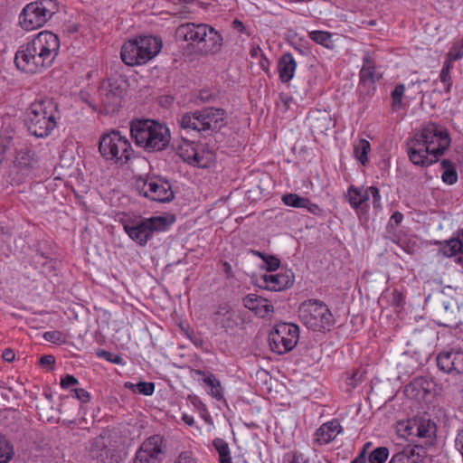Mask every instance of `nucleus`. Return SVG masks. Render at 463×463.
<instances>
[{
	"mask_svg": "<svg viewBox=\"0 0 463 463\" xmlns=\"http://www.w3.org/2000/svg\"><path fill=\"white\" fill-rule=\"evenodd\" d=\"M450 145L446 128L430 122L408 142V156L413 165L429 166L444 155Z\"/></svg>",
	"mask_w": 463,
	"mask_h": 463,
	"instance_id": "obj_1",
	"label": "nucleus"
},
{
	"mask_svg": "<svg viewBox=\"0 0 463 463\" xmlns=\"http://www.w3.org/2000/svg\"><path fill=\"white\" fill-rule=\"evenodd\" d=\"M60 49V41L56 34L44 31L39 33L16 52V67L27 73H36L50 67Z\"/></svg>",
	"mask_w": 463,
	"mask_h": 463,
	"instance_id": "obj_2",
	"label": "nucleus"
},
{
	"mask_svg": "<svg viewBox=\"0 0 463 463\" xmlns=\"http://www.w3.org/2000/svg\"><path fill=\"white\" fill-rule=\"evenodd\" d=\"M130 135L135 144L146 152H157L165 149L171 139L168 128L152 119L132 120Z\"/></svg>",
	"mask_w": 463,
	"mask_h": 463,
	"instance_id": "obj_3",
	"label": "nucleus"
},
{
	"mask_svg": "<svg viewBox=\"0 0 463 463\" xmlns=\"http://www.w3.org/2000/svg\"><path fill=\"white\" fill-rule=\"evenodd\" d=\"M226 124V111L214 107L186 113L180 119L183 129L195 131L204 137L219 132Z\"/></svg>",
	"mask_w": 463,
	"mask_h": 463,
	"instance_id": "obj_4",
	"label": "nucleus"
},
{
	"mask_svg": "<svg viewBox=\"0 0 463 463\" xmlns=\"http://www.w3.org/2000/svg\"><path fill=\"white\" fill-rule=\"evenodd\" d=\"M178 40L193 44L203 43L204 53H216L222 45V36L213 27L206 24L186 23L179 25L175 31Z\"/></svg>",
	"mask_w": 463,
	"mask_h": 463,
	"instance_id": "obj_5",
	"label": "nucleus"
},
{
	"mask_svg": "<svg viewBox=\"0 0 463 463\" xmlns=\"http://www.w3.org/2000/svg\"><path fill=\"white\" fill-rule=\"evenodd\" d=\"M57 106L52 99L33 102L27 113L29 132L37 137H46L56 128Z\"/></svg>",
	"mask_w": 463,
	"mask_h": 463,
	"instance_id": "obj_6",
	"label": "nucleus"
},
{
	"mask_svg": "<svg viewBox=\"0 0 463 463\" xmlns=\"http://www.w3.org/2000/svg\"><path fill=\"white\" fill-rule=\"evenodd\" d=\"M161 49L162 42L157 37L140 36L123 44L120 57L128 66L142 65L156 57Z\"/></svg>",
	"mask_w": 463,
	"mask_h": 463,
	"instance_id": "obj_7",
	"label": "nucleus"
},
{
	"mask_svg": "<svg viewBox=\"0 0 463 463\" xmlns=\"http://www.w3.org/2000/svg\"><path fill=\"white\" fill-rule=\"evenodd\" d=\"M122 225L125 232L133 241L145 247L156 232L166 231L169 223L166 217L152 216L124 220Z\"/></svg>",
	"mask_w": 463,
	"mask_h": 463,
	"instance_id": "obj_8",
	"label": "nucleus"
},
{
	"mask_svg": "<svg viewBox=\"0 0 463 463\" xmlns=\"http://www.w3.org/2000/svg\"><path fill=\"white\" fill-rule=\"evenodd\" d=\"M99 151L106 161L118 165L127 164L134 153L129 140L117 130L101 136Z\"/></svg>",
	"mask_w": 463,
	"mask_h": 463,
	"instance_id": "obj_9",
	"label": "nucleus"
},
{
	"mask_svg": "<svg viewBox=\"0 0 463 463\" xmlns=\"http://www.w3.org/2000/svg\"><path fill=\"white\" fill-rule=\"evenodd\" d=\"M298 317L301 322L314 331L330 330L335 324L333 314L322 301L308 299L300 304Z\"/></svg>",
	"mask_w": 463,
	"mask_h": 463,
	"instance_id": "obj_10",
	"label": "nucleus"
},
{
	"mask_svg": "<svg viewBox=\"0 0 463 463\" xmlns=\"http://www.w3.org/2000/svg\"><path fill=\"white\" fill-rule=\"evenodd\" d=\"M59 10L56 0H39L28 4L20 14V24L27 31L43 26Z\"/></svg>",
	"mask_w": 463,
	"mask_h": 463,
	"instance_id": "obj_11",
	"label": "nucleus"
},
{
	"mask_svg": "<svg viewBox=\"0 0 463 463\" xmlns=\"http://www.w3.org/2000/svg\"><path fill=\"white\" fill-rule=\"evenodd\" d=\"M90 455L98 463H122L123 456L116 436L103 431L91 440Z\"/></svg>",
	"mask_w": 463,
	"mask_h": 463,
	"instance_id": "obj_12",
	"label": "nucleus"
},
{
	"mask_svg": "<svg viewBox=\"0 0 463 463\" xmlns=\"http://www.w3.org/2000/svg\"><path fill=\"white\" fill-rule=\"evenodd\" d=\"M135 188L140 195L154 202L168 203L175 197L169 182L156 176H139Z\"/></svg>",
	"mask_w": 463,
	"mask_h": 463,
	"instance_id": "obj_13",
	"label": "nucleus"
},
{
	"mask_svg": "<svg viewBox=\"0 0 463 463\" xmlns=\"http://www.w3.org/2000/svg\"><path fill=\"white\" fill-rule=\"evenodd\" d=\"M299 328L293 323H279L269 335L271 350L279 354L291 351L298 344Z\"/></svg>",
	"mask_w": 463,
	"mask_h": 463,
	"instance_id": "obj_14",
	"label": "nucleus"
},
{
	"mask_svg": "<svg viewBox=\"0 0 463 463\" xmlns=\"http://www.w3.org/2000/svg\"><path fill=\"white\" fill-rule=\"evenodd\" d=\"M383 77L380 67L376 66L375 52L364 51L363 64L359 72L358 89L362 95L371 97L376 90V82Z\"/></svg>",
	"mask_w": 463,
	"mask_h": 463,
	"instance_id": "obj_15",
	"label": "nucleus"
},
{
	"mask_svg": "<svg viewBox=\"0 0 463 463\" xmlns=\"http://www.w3.org/2000/svg\"><path fill=\"white\" fill-rule=\"evenodd\" d=\"M398 431L402 432V435L424 439L425 444L430 445L436 437L437 427L436 423L430 419L413 418L400 422Z\"/></svg>",
	"mask_w": 463,
	"mask_h": 463,
	"instance_id": "obj_16",
	"label": "nucleus"
},
{
	"mask_svg": "<svg viewBox=\"0 0 463 463\" xmlns=\"http://www.w3.org/2000/svg\"><path fill=\"white\" fill-rule=\"evenodd\" d=\"M163 438L154 435L146 439L137 449L133 463H160L163 456Z\"/></svg>",
	"mask_w": 463,
	"mask_h": 463,
	"instance_id": "obj_17",
	"label": "nucleus"
},
{
	"mask_svg": "<svg viewBox=\"0 0 463 463\" xmlns=\"http://www.w3.org/2000/svg\"><path fill=\"white\" fill-rule=\"evenodd\" d=\"M213 320L230 334H233L244 323L241 312L226 304L218 307L213 314Z\"/></svg>",
	"mask_w": 463,
	"mask_h": 463,
	"instance_id": "obj_18",
	"label": "nucleus"
},
{
	"mask_svg": "<svg viewBox=\"0 0 463 463\" xmlns=\"http://www.w3.org/2000/svg\"><path fill=\"white\" fill-rule=\"evenodd\" d=\"M123 90L115 83L104 82L99 89L100 103L107 114L117 112L122 100Z\"/></svg>",
	"mask_w": 463,
	"mask_h": 463,
	"instance_id": "obj_19",
	"label": "nucleus"
},
{
	"mask_svg": "<svg viewBox=\"0 0 463 463\" xmlns=\"http://www.w3.org/2000/svg\"><path fill=\"white\" fill-rule=\"evenodd\" d=\"M344 430L338 420L334 419L323 423L314 434V443L323 446L330 443Z\"/></svg>",
	"mask_w": 463,
	"mask_h": 463,
	"instance_id": "obj_20",
	"label": "nucleus"
},
{
	"mask_svg": "<svg viewBox=\"0 0 463 463\" xmlns=\"http://www.w3.org/2000/svg\"><path fill=\"white\" fill-rule=\"evenodd\" d=\"M242 302L246 308L262 318L270 317L274 312L273 305L267 298L255 294L247 295Z\"/></svg>",
	"mask_w": 463,
	"mask_h": 463,
	"instance_id": "obj_21",
	"label": "nucleus"
},
{
	"mask_svg": "<svg viewBox=\"0 0 463 463\" xmlns=\"http://www.w3.org/2000/svg\"><path fill=\"white\" fill-rule=\"evenodd\" d=\"M437 364L445 373L459 374L463 368V357L459 352H442L437 357Z\"/></svg>",
	"mask_w": 463,
	"mask_h": 463,
	"instance_id": "obj_22",
	"label": "nucleus"
},
{
	"mask_svg": "<svg viewBox=\"0 0 463 463\" xmlns=\"http://www.w3.org/2000/svg\"><path fill=\"white\" fill-rule=\"evenodd\" d=\"M281 201L287 206L294 208H305L310 213L320 216L323 209L317 203H312L308 198L302 197L297 194H286L282 196Z\"/></svg>",
	"mask_w": 463,
	"mask_h": 463,
	"instance_id": "obj_23",
	"label": "nucleus"
},
{
	"mask_svg": "<svg viewBox=\"0 0 463 463\" xmlns=\"http://www.w3.org/2000/svg\"><path fill=\"white\" fill-rule=\"evenodd\" d=\"M308 120L313 132L326 134L331 129L335 123L331 115L326 110H316L309 114Z\"/></svg>",
	"mask_w": 463,
	"mask_h": 463,
	"instance_id": "obj_24",
	"label": "nucleus"
},
{
	"mask_svg": "<svg viewBox=\"0 0 463 463\" xmlns=\"http://www.w3.org/2000/svg\"><path fill=\"white\" fill-rule=\"evenodd\" d=\"M297 69V61L290 52L284 53L278 62V72L282 83L290 81Z\"/></svg>",
	"mask_w": 463,
	"mask_h": 463,
	"instance_id": "obj_25",
	"label": "nucleus"
},
{
	"mask_svg": "<svg viewBox=\"0 0 463 463\" xmlns=\"http://www.w3.org/2000/svg\"><path fill=\"white\" fill-rule=\"evenodd\" d=\"M214 160L215 154L212 149L204 144H197L189 165L206 168L209 167Z\"/></svg>",
	"mask_w": 463,
	"mask_h": 463,
	"instance_id": "obj_26",
	"label": "nucleus"
},
{
	"mask_svg": "<svg viewBox=\"0 0 463 463\" xmlns=\"http://www.w3.org/2000/svg\"><path fill=\"white\" fill-rule=\"evenodd\" d=\"M419 449L417 446L407 445L398 449L389 463H423Z\"/></svg>",
	"mask_w": 463,
	"mask_h": 463,
	"instance_id": "obj_27",
	"label": "nucleus"
},
{
	"mask_svg": "<svg viewBox=\"0 0 463 463\" xmlns=\"http://www.w3.org/2000/svg\"><path fill=\"white\" fill-rule=\"evenodd\" d=\"M263 281V287L270 291H281L292 285L291 277L281 273L264 275Z\"/></svg>",
	"mask_w": 463,
	"mask_h": 463,
	"instance_id": "obj_28",
	"label": "nucleus"
},
{
	"mask_svg": "<svg viewBox=\"0 0 463 463\" xmlns=\"http://www.w3.org/2000/svg\"><path fill=\"white\" fill-rule=\"evenodd\" d=\"M195 374L200 376L205 384L210 389L209 393L218 401L223 399V392L221 382L217 379V377L207 371L196 370Z\"/></svg>",
	"mask_w": 463,
	"mask_h": 463,
	"instance_id": "obj_29",
	"label": "nucleus"
},
{
	"mask_svg": "<svg viewBox=\"0 0 463 463\" xmlns=\"http://www.w3.org/2000/svg\"><path fill=\"white\" fill-rule=\"evenodd\" d=\"M368 200L369 194L367 189L363 190L354 186H351L348 189V201L353 208L357 209Z\"/></svg>",
	"mask_w": 463,
	"mask_h": 463,
	"instance_id": "obj_30",
	"label": "nucleus"
},
{
	"mask_svg": "<svg viewBox=\"0 0 463 463\" xmlns=\"http://www.w3.org/2000/svg\"><path fill=\"white\" fill-rule=\"evenodd\" d=\"M440 245L439 251L446 257L456 256L461 253L463 249V242L458 238H452L444 242H439Z\"/></svg>",
	"mask_w": 463,
	"mask_h": 463,
	"instance_id": "obj_31",
	"label": "nucleus"
},
{
	"mask_svg": "<svg viewBox=\"0 0 463 463\" xmlns=\"http://www.w3.org/2000/svg\"><path fill=\"white\" fill-rule=\"evenodd\" d=\"M333 34L326 31L315 30L308 33V37L316 43L324 46L326 49H333L335 47L334 41L332 40Z\"/></svg>",
	"mask_w": 463,
	"mask_h": 463,
	"instance_id": "obj_32",
	"label": "nucleus"
},
{
	"mask_svg": "<svg viewBox=\"0 0 463 463\" xmlns=\"http://www.w3.org/2000/svg\"><path fill=\"white\" fill-rule=\"evenodd\" d=\"M371 150L370 143L366 139H359L354 143V155L359 163L364 165L368 161V153Z\"/></svg>",
	"mask_w": 463,
	"mask_h": 463,
	"instance_id": "obj_33",
	"label": "nucleus"
},
{
	"mask_svg": "<svg viewBox=\"0 0 463 463\" xmlns=\"http://www.w3.org/2000/svg\"><path fill=\"white\" fill-rule=\"evenodd\" d=\"M213 446L219 455L220 463H232L229 444L221 438L213 440Z\"/></svg>",
	"mask_w": 463,
	"mask_h": 463,
	"instance_id": "obj_34",
	"label": "nucleus"
},
{
	"mask_svg": "<svg viewBox=\"0 0 463 463\" xmlns=\"http://www.w3.org/2000/svg\"><path fill=\"white\" fill-rule=\"evenodd\" d=\"M196 146V143L183 138L176 146V152L184 162L190 164Z\"/></svg>",
	"mask_w": 463,
	"mask_h": 463,
	"instance_id": "obj_35",
	"label": "nucleus"
},
{
	"mask_svg": "<svg viewBox=\"0 0 463 463\" xmlns=\"http://www.w3.org/2000/svg\"><path fill=\"white\" fill-rule=\"evenodd\" d=\"M443 173L441 175L442 181L447 184H453L458 181V174L454 165L448 159L441 161Z\"/></svg>",
	"mask_w": 463,
	"mask_h": 463,
	"instance_id": "obj_36",
	"label": "nucleus"
},
{
	"mask_svg": "<svg viewBox=\"0 0 463 463\" xmlns=\"http://www.w3.org/2000/svg\"><path fill=\"white\" fill-rule=\"evenodd\" d=\"M125 387L135 393H140L144 395H152L155 392V384L150 382H139L133 383L130 382L125 383Z\"/></svg>",
	"mask_w": 463,
	"mask_h": 463,
	"instance_id": "obj_37",
	"label": "nucleus"
},
{
	"mask_svg": "<svg viewBox=\"0 0 463 463\" xmlns=\"http://www.w3.org/2000/svg\"><path fill=\"white\" fill-rule=\"evenodd\" d=\"M405 92V86L402 83L397 84L394 90L391 93L392 104L391 108L392 111H398L403 107L402 97Z\"/></svg>",
	"mask_w": 463,
	"mask_h": 463,
	"instance_id": "obj_38",
	"label": "nucleus"
},
{
	"mask_svg": "<svg viewBox=\"0 0 463 463\" xmlns=\"http://www.w3.org/2000/svg\"><path fill=\"white\" fill-rule=\"evenodd\" d=\"M13 456V446L5 437L0 436V463L8 462Z\"/></svg>",
	"mask_w": 463,
	"mask_h": 463,
	"instance_id": "obj_39",
	"label": "nucleus"
},
{
	"mask_svg": "<svg viewBox=\"0 0 463 463\" xmlns=\"http://www.w3.org/2000/svg\"><path fill=\"white\" fill-rule=\"evenodd\" d=\"M389 457V449L386 447L374 449L368 457L369 463H384Z\"/></svg>",
	"mask_w": 463,
	"mask_h": 463,
	"instance_id": "obj_40",
	"label": "nucleus"
},
{
	"mask_svg": "<svg viewBox=\"0 0 463 463\" xmlns=\"http://www.w3.org/2000/svg\"><path fill=\"white\" fill-rule=\"evenodd\" d=\"M14 165L21 169H29L32 166V157L27 151H20L17 153Z\"/></svg>",
	"mask_w": 463,
	"mask_h": 463,
	"instance_id": "obj_41",
	"label": "nucleus"
},
{
	"mask_svg": "<svg viewBox=\"0 0 463 463\" xmlns=\"http://www.w3.org/2000/svg\"><path fill=\"white\" fill-rule=\"evenodd\" d=\"M43 339L47 342L57 345H61L65 342V336L60 331H47L43 334Z\"/></svg>",
	"mask_w": 463,
	"mask_h": 463,
	"instance_id": "obj_42",
	"label": "nucleus"
},
{
	"mask_svg": "<svg viewBox=\"0 0 463 463\" xmlns=\"http://www.w3.org/2000/svg\"><path fill=\"white\" fill-rule=\"evenodd\" d=\"M450 68L451 65L449 64V62H445L439 74V79L441 82L444 84V89L448 91L449 90V88L451 86V80L449 76Z\"/></svg>",
	"mask_w": 463,
	"mask_h": 463,
	"instance_id": "obj_43",
	"label": "nucleus"
},
{
	"mask_svg": "<svg viewBox=\"0 0 463 463\" xmlns=\"http://www.w3.org/2000/svg\"><path fill=\"white\" fill-rule=\"evenodd\" d=\"M175 463H200L192 451H183L176 458Z\"/></svg>",
	"mask_w": 463,
	"mask_h": 463,
	"instance_id": "obj_44",
	"label": "nucleus"
},
{
	"mask_svg": "<svg viewBox=\"0 0 463 463\" xmlns=\"http://www.w3.org/2000/svg\"><path fill=\"white\" fill-rule=\"evenodd\" d=\"M288 463H309L308 458L301 452L295 451L286 456Z\"/></svg>",
	"mask_w": 463,
	"mask_h": 463,
	"instance_id": "obj_45",
	"label": "nucleus"
},
{
	"mask_svg": "<svg viewBox=\"0 0 463 463\" xmlns=\"http://www.w3.org/2000/svg\"><path fill=\"white\" fill-rule=\"evenodd\" d=\"M462 48V45H455L453 48H451L448 54V60L445 62H449L451 65L453 61L459 60L463 55Z\"/></svg>",
	"mask_w": 463,
	"mask_h": 463,
	"instance_id": "obj_46",
	"label": "nucleus"
},
{
	"mask_svg": "<svg viewBox=\"0 0 463 463\" xmlns=\"http://www.w3.org/2000/svg\"><path fill=\"white\" fill-rule=\"evenodd\" d=\"M369 196L373 197V203L374 208H381V194L380 191L375 186H370L367 188Z\"/></svg>",
	"mask_w": 463,
	"mask_h": 463,
	"instance_id": "obj_47",
	"label": "nucleus"
},
{
	"mask_svg": "<svg viewBox=\"0 0 463 463\" xmlns=\"http://www.w3.org/2000/svg\"><path fill=\"white\" fill-rule=\"evenodd\" d=\"M263 261L267 264L269 271L278 269L280 265L279 260L275 256L267 255Z\"/></svg>",
	"mask_w": 463,
	"mask_h": 463,
	"instance_id": "obj_48",
	"label": "nucleus"
},
{
	"mask_svg": "<svg viewBox=\"0 0 463 463\" xmlns=\"http://www.w3.org/2000/svg\"><path fill=\"white\" fill-rule=\"evenodd\" d=\"M72 392H74L75 397L78 400H80L81 402L86 403L90 401V394L85 389L76 388V389H73Z\"/></svg>",
	"mask_w": 463,
	"mask_h": 463,
	"instance_id": "obj_49",
	"label": "nucleus"
},
{
	"mask_svg": "<svg viewBox=\"0 0 463 463\" xmlns=\"http://www.w3.org/2000/svg\"><path fill=\"white\" fill-rule=\"evenodd\" d=\"M78 383V379L71 374H67L61 380V386L63 389H68L71 386L77 385Z\"/></svg>",
	"mask_w": 463,
	"mask_h": 463,
	"instance_id": "obj_50",
	"label": "nucleus"
},
{
	"mask_svg": "<svg viewBox=\"0 0 463 463\" xmlns=\"http://www.w3.org/2000/svg\"><path fill=\"white\" fill-rule=\"evenodd\" d=\"M370 444H371L370 442L366 443L364 446V449L361 451V453L354 460H352L351 463H366V458H365L366 449L370 446Z\"/></svg>",
	"mask_w": 463,
	"mask_h": 463,
	"instance_id": "obj_51",
	"label": "nucleus"
},
{
	"mask_svg": "<svg viewBox=\"0 0 463 463\" xmlns=\"http://www.w3.org/2000/svg\"><path fill=\"white\" fill-rule=\"evenodd\" d=\"M54 363H55V358H54V356H52L51 354L43 355L40 359V364L43 366L52 365V364H54Z\"/></svg>",
	"mask_w": 463,
	"mask_h": 463,
	"instance_id": "obj_52",
	"label": "nucleus"
},
{
	"mask_svg": "<svg viewBox=\"0 0 463 463\" xmlns=\"http://www.w3.org/2000/svg\"><path fill=\"white\" fill-rule=\"evenodd\" d=\"M14 353L12 349L7 348L3 352L2 357L5 362H13L14 360Z\"/></svg>",
	"mask_w": 463,
	"mask_h": 463,
	"instance_id": "obj_53",
	"label": "nucleus"
},
{
	"mask_svg": "<svg viewBox=\"0 0 463 463\" xmlns=\"http://www.w3.org/2000/svg\"><path fill=\"white\" fill-rule=\"evenodd\" d=\"M260 68L263 71H265L266 72H269V61L264 55V53H261V58H260Z\"/></svg>",
	"mask_w": 463,
	"mask_h": 463,
	"instance_id": "obj_54",
	"label": "nucleus"
},
{
	"mask_svg": "<svg viewBox=\"0 0 463 463\" xmlns=\"http://www.w3.org/2000/svg\"><path fill=\"white\" fill-rule=\"evenodd\" d=\"M402 219H403L402 213H401L400 212H395L391 216L390 222H393L396 225H398L402 222Z\"/></svg>",
	"mask_w": 463,
	"mask_h": 463,
	"instance_id": "obj_55",
	"label": "nucleus"
},
{
	"mask_svg": "<svg viewBox=\"0 0 463 463\" xmlns=\"http://www.w3.org/2000/svg\"><path fill=\"white\" fill-rule=\"evenodd\" d=\"M182 420L188 426H193L195 422L194 416L185 413L183 414Z\"/></svg>",
	"mask_w": 463,
	"mask_h": 463,
	"instance_id": "obj_56",
	"label": "nucleus"
},
{
	"mask_svg": "<svg viewBox=\"0 0 463 463\" xmlns=\"http://www.w3.org/2000/svg\"><path fill=\"white\" fill-rule=\"evenodd\" d=\"M455 442H456L458 450L463 456V437H461L460 433H458V437L456 438Z\"/></svg>",
	"mask_w": 463,
	"mask_h": 463,
	"instance_id": "obj_57",
	"label": "nucleus"
},
{
	"mask_svg": "<svg viewBox=\"0 0 463 463\" xmlns=\"http://www.w3.org/2000/svg\"><path fill=\"white\" fill-rule=\"evenodd\" d=\"M189 12L186 10V7L184 6L182 9L176 10L173 12V14L179 15L180 17H187Z\"/></svg>",
	"mask_w": 463,
	"mask_h": 463,
	"instance_id": "obj_58",
	"label": "nucleus"
},
{
	"mask_svg": "<svg viewBox=\"0 0 463 463\" xmlns=\"http://www.w3.org/2000/svg\"><path fill=\"white\" fill-rule=\"evenodd\" d=\"M250 252L254 255V256H257L259 258H260L262 260L265 259V257L267 256L265 253L263 252H260L259 250H250Z\"/></svg>",
	"mask_w": 463,
	"mask_h": 463,
	"instance_id": "obj_59",
	"label": "nucleus"
},
{
	"mask_svg": "<svg viewBox=\"0 0 463 463\" xmlns=\"http://www.w3.org/2000/svg\"><path fill=\"white\" fill-rule=\"evenodd\" d=\"M419 382H420V381H418V380H417V381H415V382H413V383H410V384L406 387L405 392H408L411 389H412V390L416 389V388H417V386L420 384V383H419Z\"/></svg>",
	"mask_w": 463,
	"mask_h": 463,
	"instance_id": "obj_60",
	"label": "nucleus"
},
{
	"mask_svg": "<svg viewBox=\"0 0 463 463\" xmlns=\"http://www.w3.org/2000/svg\"><path fill=\"white\" fill-rule=\"evenodd\" d=\"M280 99L284 102L286 106L292 100V98L287 95H281Z\"/></svg>",
	"mask_w": 463,
	"mask_h": 463,
	"instance_id": "obj_61",
	"label": "nucleus"
},
{
	"mask_svg": "<svg viewBox=\"0 0 463 463\" xmlns=\"http://www.w3.org/2000/svg\"><path fill=\"white\" fill-rule=\"evenodd\" d=\"M233 25H234V28L240 29L241 31H242L244 29V25H243L242 22H241L239 20H235L233 22Z\"/></svg>",
	"mask_w": 463,
	"mask_h": 463,
	"instance_id": "obj_62",
	"label": "nucleus"
},
{
	"mask_svg": "<svg viewBox=\"0 0 463 463\" xmlns=\"http://www.w3.org/2000/svg\"><path fill=\"white\" fill-rule=\"evenodd\" d=\"M259 53L260 55H261V53H263L260 48H257V49L254 48L250 52V54H251L252 57H257Z\"/></svg>",
	"mask_w": 463,
	"mask_h": 463,
	"instance_id": "obj_63",
	"label": "nucleus"
},
{
	"mask_svg": "<svg viewBox=\"0 0 463 463\" xmlns=\"http://www.w3.org/2000/svg\"><path fill=\"white\" fill-rule=\"evenodd\" d=\"M106 354H110V353H109V352H107V351H104V350H103V351H101V352H99V353H98V355H99V357H103V358H105V357H106Z\"/></svg>",
	"mask_w": 463,
	"mask_h": 463,
	"instance_id": "obj_64",
	"label": "nucleus"
}]
</instances>
